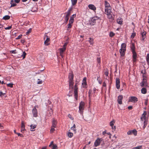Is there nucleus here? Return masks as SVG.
<instances>
[{
	"instance_id": "nucleus-1",
	"label": "nucleus",
	"mask_w": 149,
	"mask_h": 149,
	"mask_svg": "<svg viewBox=\"0 0 149 149\" xmlns=\"http://www.w3.org/2000/svg\"><path fill=\"white\" fill-rule=\"evenodd\" d=\"M135 47L133 43H131V50L132 53V60L134 63L137 61V54L135 51Z\"/></svg>"
},
{
	"instance_id": "nucleus-2",
	"label": "nucleus",
	"mask_w": 149,
	"mask_h": 149,
	"mask_svg": "<svg viewBox=\"0 0 149 149\" xmlns=\"http://www.w3.org/2000/svg\"><path fill=\"white\" fill-rule=\"evenodd\" d=\"M73 77L74 75L72 73H70L69 74V88L72 90L73 89Z\"/></svg>"
},
{
	"instance_id": "nucleus-3",
	"label": "nucleus",
	"mask_w": 149,
	"mask_h": 149,
	"mask_svg": "<svg viewBox=\"0 0 149 149\" xmlns=\"http://www.w3.org/2000/svg\"><path fill=\"white\" fill-rule=\"evenodd\" d=\"M76 14H73L70 17V19L69 21V24L68 25V29L71 28L72 27L71 24L73 23L74 21V18L75 17Z\"/></svg>"
},
{
	"instance_id": "nucleus-4",
	"label": "nucleus",
	"mask_w": 149,
	"mask_h": 149,
	"mask_svg": "<svg viewBox=\"0 0 149 149\" xmlns=\"http://www.w3.org/2000/svg\"><path fill=\"white\" fill-rule=\"evenodd\" d=\"M85 103L83 101H81L79 104V111L80 113H82L84 109Z\"/></svg>"
},
{
	"instance_id": "nucleus-5",
	"label": "nucleus",
	"mask_w": 149,
	"mask_h": 149,
	"mask_svg": "<svg viewBox=\"0 0 149 149\" xmlns=\"http://www.w3.org/2000/svg\"><path fill=\"white\" fill-rule=\"evenodd\" d=\"M77 83H76L74 86V95L75 96V99L76 100H77V96H78V95H77V90L78 89V88L77 87Z\"/></svg>"
},
{
	"instance_id": "nucleus-6",
	"label": "nucleus",
	"mask_w": 149,
	"mask_h": 149,
	"mask_svg": "<svg viewBox=\"0 0 149 149\" xmlns=\"http://www.w3.org/2000/svg\"><path fill=\"white\" fill-rule=\"evenodd\" d=\"M99 19L98 17H92L91 20L89 21V24L91 25H94L95 23V21Z\"/></svg>"
},
{
	"instance_id": "nucleus-7",
	"label": "nucleus",
	"mask_w": 149,
	"mask_h": 149,
	"mask_svg": "<svg viewBox=\"0 0 149 149\" xmlns=\"http://www.w3.org/2000/svg\"><path fill=\"white\" fill-rule=\"evenodd\" d=\"M36 3H35L29 4V6L31 7L32 8V9H31V11H32L35 12L37 11V8L36 7V6H35V7L34 6V5H36Z\"/></svg>"
},
{
	"instance_id": "nucleus-8",
	"label": "nucleus",
	"mask_w": 149,
	"mask_h": 149,
	"mask_svg": "<svg viewBox=\"0 0 149 149\" xmlns=\"http://www.w3.org/2000/svg\"><path fill=\"white\" fill-rule=\"evenodd\" d=\"M116 86L117 89H119L120 87V79L118 78H116Z\"/></svg>"
},
{
	"instance_id": "nucleus-9",
	"label": "nucleus",
	"mask_w": 149,
	"mask_h": 149,
	"mask_svg": "<svg viewBox=\"0 0 149 149\" xmlns=\"http://www.w3.org/2000/svg\"><path fill=\"white\" fill-rule=\"evenodd\" d=\"M123 98V96L122 95H119L118 97L117 101L119 104H122V100Z\"/></svg>"
},
{
	"instance_id": "nucleus-10",
	"label": "nucleus",
	"mask_w": 149,
	"mask_h": 149,
	"mask_svg": "<svg viewBox=\"0 0 149 149\" xmlns=\"http://www.w3.org/2000/svg\"><path fill=\"white\" fill-rule=\"evenodd\" d=\"M101 141V139H100L98 138L97 139L95 140L94 143L95 146L96 147L99 145H100Z\"/></svg>"
},
{
	"instance_id": "nucleus-11",
	"label": "nucleus",
	"mask_w": 149,
	"mask_h": 149,
	"mask_svg": "<svg viewBox=\"0 0 149 149\" xmlns=\"http://www.w3.org/2000/svg\"><path fill=\"white\" fill-rule=\"evenodd\" d=\"M147 113L145 111H144L141 117V119L142 121H146V115Z\"/></svg>"
},
{
	"instance_id": "nucleus-12",
	"label": "nucleus",
	"mask_w": 149,
	"mask_h": 149,
	"mask_svg": "<svg viewBox=\"0 0 149 149\" xmlns=\"http://www.w3.org/2000/svg\"><path fill=\"white\" fill-rule=\"evenodd\" d=\"M32 113L34 117H36L37 116V110L35 107L33 109Z\"/></svg>"
},
{
	"instance_id": "nucleus-13",
	"label": "nucleus",
	"mask_w": 149,
	"mask_h": 149,
	"mask_svg": "<svg viewBox=\"0 0 149 149\" xmlns=\"http://www.w3.org/2000/svg\"><path fill=\"white\" fill-rule=\"evenodd\" d=\"M45 37H46V39L44 42V44L45 45L47 46L49 45L48 42L50 41V39L47 35L45 36Z\"/></svg>"
},
{
	"instance_id": "nucleus-14",
	"label": "nucleus",
	"mask_w": 149,
	"mask_h": 149,
	"mask_svg": "<svg viewBox=\"0 0 149 149\" xmlns=\"http://www.w3.org/2000/svg\"><path fill=\"white\" fill-rule=\"evenodd\" d=\"M88 8L93 11H95L96 10V8L95 6L93 4H89L88 6Z\"/></svg>"
},
{
	"instance_id": "nucleus-15",
	"label": "nucleus",
	"mask_w": 149,
	"mask_h": 149,
	"mask_svg": "<svg viewBox=\"0 0 149 149\" xmlns=\"http://www.w3.org/2000/svg\"><path fill=\"white\" fill-rule=\"evenodd\" d=\"M25 126L24 122L23 121H22L21 122V132H22L25 130Z\"/></svg>"
},
{
	"instance_id": "nucleus-16",
	"label": "nucleus",
	"mask_w": 149,
	"mask_h": 149,
	"mask_svg": "<svg viewBox=\"0 0 149 149\" xmlns=\"http://www.w3.org/2000/svg\"><path fill=\"white\" fill-rule=\"evenodd\" d=\"M86 77H84L83 80V82L82 83V86L83 87H85L86 85H87L86 83Z\"/></svg>"
},
{
	"instance_id": "nucleus-17",
	"label": "nucleus",
	"mask_w": 149,
	"mask_h": 149,
	"mask_svg": "<svg viewBox=\"0 0 149 149\" xmlns=\"http://www.w3.org/2000/svg\"><path fill=\"white\" fill-rule=\"evenodd\" d=\"M57 123V121L53 118L52 121V127H56V126Z\"/></svg>"
},
{
	"instance_id": "nucleus-18",
	"label": "nucleus",
	"mask_w": 149,
	"mask_h": 149,
	"mask_svg": "<svg viewBox=\"0 0 149 149\" xmlns=\"http://www.w3.org/2000/svg\"><path fill=\"white\" fill-rule=\"evenodd\" d=\"M138 101L137 98L135 97H131V102L135 103Z\"/></svg>"
},
{
	"instance_id": "nucleus-19",
	"label": "nucleus",
	"mask_w": 149,
	"mask_h": 149,
	"mask_svg": "<svg viewBox=\"0 0 149 149\" xmlns=\"http://www.w3.org/2000/svg\"><path fill=\"white\" fill-rule=\"evenodd\" d=\"M105 13L107 15L108 14H110L111 13V8H105Z\"/></svg>"
},
{
	"instance_id": "nucleus-20",
	"label": "nucleus",
	"mask_w": 149,
	"mask_h": 149,
	"mask_svg": "<svg viewBox=\"0 0 149 149\" xmlns=\"http://www.w3.org/2000/svg\"><path fill=\"white\" fill-rule=\"evenodd\" d=\"M37 124H32L30 125V130L31 131H34V130L35 128L36 127Z\"/></svg>"
},
{
	"instance_id": "nucleus-21",
	"label": "nucleus",
	"mask_w": 149,
	"mask_h": 149,
	"mask_svg": "<svg viewBox=\"0 0 149 149\" xmlns=\"http://www.w3.org/2000/svg\"><path fill=\"white\" fill-rule=\"evenodd\" d=\"M105 8H111V7L110 4L107 1L105 2Z\"/></svg>"
},
{
	"instance_id": "nucleus-22",
	"label": "nucleus",
	"mask_w": 149,
	"mask_h": 149,
	"mask_svg": "<svg viewBox=\"0 0 149 149\" xmlns=\"http://www.w3.org/2000/svg\"><path fill=\"white\" fill-rule=\"evenodd\" d=\"M126 50V49H124L123 48H121L120 50V54L121 56H123L124 55V52Z\"/></svg>"
},
{
	"instance_id": "nucleus-23",
	"label": "nucleus",
	"mask_w": 149,
	"mask_h": 149,
	"mask_svg": "<svg viewBox=\"0 0 149 149\" xmlns=\"http://www.w3.org/2000/svg\"><path fill=\"white\" fill-rule=\"evenodd\" d=\"M92 91L91 90H89V92H88V94H89V105H90L91 103V95L92 93Z\"/></svg>"
},
{
	"instance_id": "nucleus-24",
	"label": "nucleus",
	"mask_w": 149,
	"mask_h": 149,
	"mask_svg": "<svg viewBox=\"0 0 149 149\" xmlns=\"http://www.w3.org/2000/svg\"><path fill=\"white\" fill-rule=\"evenodd\" d=\"M117 23L119 24H122L123 22V20L122 18L120 17L118 18L117 20Z\"/></svg>"
},
{
	"instance_id": "nucleus-25",
	"label": "nucleus",
	"mask_w": 149,
	"mask_h": 149,
	"mask_svg": "<svg viewBox=\"0 0 149 149\" xmlns=\"http://www.w3.org/2000/svg\"><path fill=\"white\" fill-rule=\"evenodd\" d=\"M72 10V8H70V9L67 13V14L65 16L66 17H69V16L70 14V11Z\"/></svg>"
},
{
	"instance_id": "nucleus-26",
	"label": "nucleus",
	"mask_w": 149,
	"mask_h": 149,
	"mask_svg": "<svg viewBox=\"0 0 149 149\" xmlns=\"http://www.w3.org/2000/svg\"><path fill=\"white\" fill-rule=\"evenodd\" d=\"M66 48L63 47L62 48H60V54H63V52L65 51Z\"/></svg>"
},
{
	"instance_id": "nucleus-27",
	"label": "nucleus",
	"mask_w": 149,
	"mask_h": 149,
	"mask_svg": "<svg viewBox=\"0 0 149 149\" xmlns=\"http://www.w3.org/2000/svg\"><path fill=\"white\" fill-rule=\"evenodd\" d=\"M75 127V125L74 124L73 126L71 128V130L73 131V132L74 133H75L76 132V130Z\"/></svg>"
},
{
	"instance_id": "nucleus-28",
	"label": "nucleus",
	"mask_w": 149,
	"mask_h": 149,
	"mask_svg": "<svg viewBox=\"0 0 149 149\" xmlns=\"http://www.w3.org/2000/svg\"><path fill=\"white\" fill-rule=\"evenodd\" d=\"M93 39L92 38H89L88 41L91 45H93Z\"/></svg>"
},
{
	"instance_id": "nucleus-29",
	"label": "nucleus",
	"mask_w": 149,
	"mask_h": 149,
	"mask_svg": "<svg viewBox=\"0 0 149 149\" xmlns=\"http://www.w3.org/2000/svg\"><path fill=\"white\" fill-rule=\"evenodd\" d=\"M133 134L134 136H136L137 134V131L136 130L134 129L131 131V134Z\"/></svg>"
},
{
	"instance_id": "nucleus-30",
	"label": "nucleus",
	"mask_w": 149,
	"mask_h": 149,
	"mask_svg": "<svg viewBox=\"0 0 149 149\" xmlns=\"http://www.w3.org/2000/svg\"><path fill=\"white\" fill-rule=\"evenodd\" d=\"M112 13H111L109 14H108L107 15L108 16V17L109 19H113V17L112 15Z\"/></svg>"
},
{
	"instance_id": "nucleus-31",
	"label": "nucleus",
	"mask_w": 149,
	"mask_h": 149,
	"mask_svg": "<svg viewBox=\"0 0 149 149\" xmlns=\"http://www.w3.org/2000/svg\"><path fill=\"white\" fill-rule=\"evenodd\" d=\"M10 4H11V7H13L16 5V4L15 3V1L13 0H12L10 1Z\"/></svg>"
},
{
	"instance_id": "nucleus-32",
	"label": "nucleus",
	"mask_w": 149,
	"mask_h": 149,
	"mask_svg": "<svg viewBox=\"0 0 149 149\" xmlns=\"http://www.w3.org/2000/svg\"><path fill=\"white\" fill-rule=\"evenodd\" d=\"M77 0H71L72 5L74 6L77 3Z\"/></svg>"
},
{
	"instance_id": "nucleus-33",
	"label": "nucleus",
	"mask_w": 149,
	"mask_h": 149,
	"mask_svg": "<svg viewBox=\"0 0 149 149\" xmlns=\"http://www.w3.org/2000/svg\"><path fill=\"white\" fill-rule=\"evenodd\" d=\"M104 74L106 76V79H107V78L108 77V75L109 74V70L107 69H106L105 72H104Z\"/></svg>"
},
{
	"instance_id": "nucleus-34",
	"label": "nucleus",
	"mask_w": 149,
	"mask_h": 149,
	"mask_svg": "<svg viewBox=\"0 0 149 149\" xmlns=\"http://www.w3.org/2000/svg\"><path fill=\"white\" fill-rule=\"evenodd\" d=\"M10 17L9 16L7 15L4 16L3 17V19L4 20H8L9 19Z\"/></svg>"
},
{
	"instance_id": "nucleus-35",
	"label": "nucleus",
	"mask_w": 149,
	"mask_h": 149,
	"mask_svg": "<svg viewBox=\"0 0 149 149\" xmlns=\"http://www.w3.org/2000/svg\"><path fill=\"white\" fill-rule=\"evenodd\" d=\"M141 93L144 94L146 93L147 92L146 89L145 88H143L141 90Z\"/></svg>"
},
{
	"instance_id": "nucleus-36",
	"label": "nucleus",
	"mask_w": 149,
	"mask_h": 149,
	"mask_svg": "<svg viewBox=\"0 0 149 149\" xmlns=\"http://www.w3.org/2000/svg\"><path fill=\"white\" fill-rule=\"evenodd\" d=\"M97 61L98 63V64H97V65L100 66V58H97Z\"/></svg>"
},
{
	"instance_id": "nucleus-37",
	"label": "nucleus",
	"mask_w": 149,
	"mask_h": 149,
	"mask_svg": "<svg viewBox=\"0 0 149 149\" xmlns=\"http://www.w3.org/2000/svg\"><path fill=\"white\" fill-rule=\"evenodd\" d=\"M115 123V120H113L112 121H111L110 122V125L111 127L113 126V125H114V124Z\"/></svg>"
},
{
	"instance_id": "nucleus-38",
	"label": "nucleus",
	"mask_w": 149,
	"mask_h": 149,
	"mask_svg": "<svg viewBox=\"0 0 149 149\" xmlns=\"http://www.w3.org/2000/svg\"><path fill=\"white\" fill-rule=\"evenodd\" d=\"M68 136L70 138H71L73 136V134L71 132H69L68 134Z\"/></svg>"
},
{
	"instance_id": "nucleus-39",
	"label": "nucleus",
	"mask_w": 149,
	"mask_h": 149,
	"mask_svg": "<svg viewBox=\"0 0 149 149\" xmlns=\"http://www.w3.org/2000/svg\"><path fill=\"white\" fill-rule=\"evenodd\" d=\"M126 45L125 43H123L121 45V48H123V49H126Z\"/></svg>"
},
{
	"instance_id": "nucleus-40",
	"label": "nucleus",
	"mask_w": 149,
	"mask_h": 149,
	"mask_svg": "<svg viewBox=\"0 0 149 149\" xmlns=\"http://www.w3.org/2000/svg\"><path fill=\"white\" fill-rule=\"evenodd\" d=\"M142 148L141 146H138L133 148L132 149H141Z\"/></svg>"
},
{
	"instance_id": "nucleus-41",
	"label": "nucleus",
	"mask_w": 149,
	"mask_h": 149,
	"mask_svg": "<svg viewBox=\"0 0 149 149\" xmlns=\"http://www.w3.org/2000/svg\"><path fill=\"white\" fill-rule=\"evenodd\" d=\"M147 123L146 120L144 121V125L143 127V129H144L146 127L147 125Z\"/></svg>"
},
{
	"instance_id": "nucleus-42",
	"label": "nucleus",
	"mask_w": 149,
	"mask_h": 149,
	"mask_svg": "<svg viewBox=\"0 0 149 149\" xmlns=\"http://www.w3.org/2000/svg\"><path fill=\"white\" fill-rule=\"evenodd\" d=\"M147 82V80H143V81L142 82V85L143 86H144L146 84Z\"/></svg>"
},
{
	"instance_id": "nucleus-43",
	"label": "nucleus",
	"mask_w": 149,
	"mask_h": 149,
	"mask_svg": "<svg viewBox=\"0 0 149 149\" xmlns=\"http://www.w3.org/2000/svg\"><path fill=\"white\" fill-rule=\"evenodd\" d=\"M26 53L25 52H23V54L21 56L23 57V58L24 59L25 58L26 55Z\"/></svg>"
},
{
	"instance_id": "nucleus-44",
	"label": "nucleus",
	"mask_w": 149,
	"mask_h": 149,
	"mask_svg": "<svg viewBox=\"0 0 149 149\" xmlns=\"http://www.w3.org/2000/svg\"><path fill=\"white\" fill-rule=\"evenodd\" d=\"M146 33L145 31H143L141 33L142 37H145Z\"/></svg>"
},
{
	"instance_id": "nucleus-45",
	"label": "nucleus",
	"mask_w": 149,
	"mask_h": 149,
	"mask_svg": "<svg viewBox=\"0 0 149 149\" xmlns=\"http://www.w3.org/2000/svg\"><path fill=\"white\" fill-rule=\"evenodd\" d=\"M136 36V33L135 32H133L132 35H131V38H134Z\"/></svg>"
},
{
	"instance_id": "nucleus-46",
	"label": "nucleus",
	"mask_w": 149,
	"mask_h": 149,
	"mask_svg": "<svg viewBox=\"0 0 149 149\" xmlns=\"http://www.w3.org/2000/svg\"><path fill=\"white\" fill-rule=\"evenodd\" d=\"M31 30H32V29L31 28H30L29 29V30L28 31H27L26 32V35H28V34H29V33H30L31 32Z\"/></svg>"
},
{
	"instance_id": "nucleus-47",
	"label": "nucleus",
	"mask_w": 149,
	"mask_h": 149,
	"mask_svg": "<svg viewBox=\"0 0 149 149\" xmlns=\"http://www.w3.org/2000/svg\"><path fill=\"white\" fill-rule=\"evenodd\" d=\"M68 117L71 120H73V119H74L73 117H72L71 115L70 114H68Z\"/></svg>"
},
{
	"instance_id": "nucleus-48",
	"label": "nucleus",
	"mask_w": 149,
	"mask_h": 149,
	"mask_svg": "<svg viewBox=\"0 0 149 149\" xmlns=\"http://www.w3.org/2000/svg\"><path fill=\"white\" fill-rule=\"evenodd\" d=\"M57 146L56 145H53L52 146V149H57Z\"/></svg>"
},
{
	"instance_id": "nucleus-49",
	"label": "nucleus",
	"mask_w": 149,
	"mask_h": 149,
	"mask_svg": "<svg viewBox=\"0 0 149 149\" xmlns=\"http://www.w3.org/2000/svg\"><path fill=\"white\" fill-rule=\"evenodd\" d=\"M13 84L9 83V84H7V85L8 87H12L13 86Z\"/></svg>"
},
{
	"instance_id": "nucleus-50",
	"label": "nucleus",
	"mask_w": 149,
	"mask_h": 149,
	"mask_svg": "<svg viewBox=\"0 0 149 149\" xmlns=\"http://www.w3.org/2000/svg\"><path fill=\"white\" fill-rule=\"evenodd\" d=\"M54 127H52V126L51 129L50 130V132L51 133H52L55 130L54 129Z\"/></svg>"
},
{
	"instance_id": "nucleus-51",
	"label": "nucleus",
	"mask_w": 149,
	"mask_h": 149,
	"mask_svg": "<svg viewBox=\"0 0 149 149\" xmlns=\"http://www.w3.org/2000/svg\"><path fill=\"white\" fill-rule=\"evenodd\" d=\"M115 34L113 32H111L110 33L109 36L110 37H112Z\"/></svg>"
},
{
	"instance_id": "nucleus-52",
	"label": "nucleus",
	"mask_w": 149,
	"mask_h": 149,
	"mask_svg": "<svg viewBox=\"0 0 149 149\" xmlns=\"http://www.w3.org/2000/svg\"><path fill=\"white\" fill-rule=\"evenodd\" d=\"M143 80H147V78L146 76H145L144 74H143Z\"/></svg>"
},
{
	"instance_id": "nucleus-53",
	"label": "nucleus",
	"mask_w": 149,
	"mask_h": 149,
	"mask_svg": "<svg viewBox=\"0 0 149 149\" xmlns=\"http://www.w3.org/2000/svg\"><path fill=\"white\" fill-rule=\"evenodd\" d=\"M11 28H12V26H9L8 27L5 28V29L6 30L10 29H11Z\"/></svg>"
},
{
	"instance_id": "nucleus-54",
	"label": "nucleus",
	"mask_w": 149,
	"mask_h": 149,
	"mask_svg": "<svg viewBox=\"0 0 149 149\" xmlns=\"http://www.w3.org/2000/svg\"><path fill=\"white\" fill-rule=\"evenodd\" d=\"M0 96H1V97H2V96L3 95H4L5 94V93H3V92L1 91L0 92Z\"/></svg>"
},
{
	"instance_id": "nucleus-55",
	"label": "nucleus",
	"mask_w": 149,
	"mask_h": 149,
	"mask_svg": "<svg viewBox=\"0 0 149 149\" xmlns=\"http://www.w3.org/2000/svg\"><path fill=\"white\" fill-rule=\"evenodd\" d=\"M17 134L18 135V136H20L21 137H23V135L22 134H20V133H17Z\"/></svg>"
},
{
	"instance_id": "nucleus-56",
	"label": "nucleus",
	"mask_w": 149,
	"mask_h": 149,
	"mask_svg": "<svg viewBox=\"0 0 149 149\" xmlns=\"http://www.w3.org/2000/svg\"><path fill=\"white\" fill-rule=\"evenodd\" d=\"M22 35H19L17 38H16V39H18L21 38L22 37Z\"/></svg>"
},
{
	"instance_id": "nucleus-57",
	"label": "nucleus",
	"mask_w": 149,
	"mask_h": 149,
	"mask_svg": "<svg viewBox=\"0 0 149 149\" xmlns=\"http://www.w3.org/2000/svg\"><path fill=\"white\" fill-rule=\"evenodd\" d=\"M68 19H69V17H67L65 16V20L66 21V22H67Z\"/></svg>"
},
{
	"instance_id": "nucleus-58",
	"label": "nucleus",
	"mask_w": 149,
	"mask_h": 149,
	"mask_svg": "<svg viewBox=\"0 0 149 149\" xmlns=\"http://www.w3.org/2000/svg\"><path fill=\"white\" fill-rule=\"evenodd\" d=\"M68 44V42H66L64 43V45H63V47L66 48L65 47L67 46Z\"/></svg>"
},
{
	"instance_id": "nucleus-59",
	"label": "nucleus",
	"mask_w": 149,
	"mask_h": 149,
	"mask_svg": "<svg viewBox=\"0 0 149 149\" xmlns=\"http://www.w3.org/2000/svg\"><path fill=\"white\" fill-rule=\"evenodd\" d=\"M132 25L133 26L132 27V28L134 30L135 28V26L133 22L132 23Z\"/></svg>"
},
{
	"instance_id": "nucleus-60",
	"label": "nucleus",
	"mask_w": 149,
	"mask_h": 149,
	"mask_svg": "<svg viewBox=\"0 0 149 149\" xmlns=\"http://www.w3.org/2000/svg\"><path fill=\"white\" fill-rule=\"evenodd\" d=\"M112 127V129H113V130L114 131H115V130H116V126H114L113 127V126H112V127Z\"/></svg>"
},
{
	"instance_id": "nucleus-61",
	"label": "nucleus",
	"mask_w": 149,
	"mask_h": 149,
	"mask_svg": "<svg viewBox=\"0 0 149 149\" xmlns=\"http://www.w3.org/2000/svg\"><path fill=\"white\" fill-rule=\"evenodd\" d=\"M15 2L17 3H18L19 2L20 0H14Z\"/></svg>"
},
{
	"instance_id": "nucleus-62",
	"label": "nucleus",
	"mask_w": 149,
	"mask_h": 149,
	"mask_svg": "<svg viewBox=\"0 0 149 149\" xmlns=\"http://www.w3.org/2000/svg\"><path fill=\"white\" fill-rule=\"evenodd\" d=\"M3 128V126L0 123V129L2 130Z\"/></svg>"
},
{
	"instance_id": "nucleus-63",
	"label": "nucleus",
	"mask_w": 149,
	"mask_h": 149,
	"mask_svg": "<svg viewBox=\"0 0 149 149\" xmlns=\"http://www.w3.org/2000/svg\"><path fill=\"white\" fill-rule=\"evenodd\" d=\"M52 145H53V141H52L51 143V144L49 145V147H51Z\"/></svg>"
},
{
	"instance_id": "nucleus-64",
	"label": "nucleus",
	"mask_w": 149,
	"mask_h": 149,
	"mask_svg": "<svg viewBox=\"0 0 149 149\" xmlns=\"http://www.w3.org/2000/svg\"><path fill=\"white\" fill-rule=\"evenodd\" d=\"M16 51V50H12V51H10V52H11V53H16V52H15V51Z\"/></svg>"
}]
</instances>
